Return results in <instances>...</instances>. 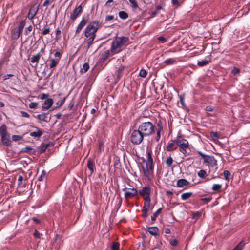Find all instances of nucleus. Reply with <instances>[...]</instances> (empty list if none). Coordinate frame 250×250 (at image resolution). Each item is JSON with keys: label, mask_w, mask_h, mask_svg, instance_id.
<instances>
[{"label": "nucleus", "mask_w": 250, "mask_h": 250, "mask_svg": "<svg viewBox=\"0 0 250 250\" xmlns=\"http://www.w3.org/2000/svg\"><path fill=\"white\" fill-rule=\"evenodd\" d=\"M96 35H93L92 36H91L89 37L88 40H87V46L89 48L93 43L95 39Z\"/></svg>", "instance_id": "cd10ccee"}, {"label": "nucleus", "mask_w": 250, "mask_h": 250, "mask_svg": "<svg viewBox=\"0 0 250 250\" xmlns=\"http://www.w3.org/2000/svg\"><path fill=\"white\" fill-rule=\"evenodd\" d=\"M45 173L44 172V171H42V174L38 177V180L39 181H42L43 179V178L45 177Z\"/></svg>", "instance_id": "bf43d9fd"}, {"label": "nucleus", "mask_w": 250, "mask_h": 250, "mask_svg": "<svg viewBox=\"0 0 250 250\" xmlns=\"http://www.w3.org/2000/svg\"><path fill=\"white\" fill-rule=\"evenodd\" d=\"M50 29L49 28H45L43 30L42 34L43 35H45L50 32Z\"/></svg>", "instance_id": "4d7b16f0"}, {"label": "nucleus", "mask_w": 250, "mask_h": 250, "mask_svg": "<svg viewBox=\"0 0 250 250\" xmlns=\"http://www.w3.org/2000/svg\"><path fill=\"white\" fill-rule=\"evenodd\" d=\"M201 216V212L196 211L192 214V219L197 220Z\"/></svg>", "instance_id": "a19ab883"}, {"label": "nucleus", "mask_w": 250, "mask_h": 250, "mask_svg": "<svg viewBox=\"0 0 250 250\" xmlns=\"http://www.w3.org/2000/svg\"><path fill=\"white\" fill-rule=\"evenodd\" d=\"M100 27V23L97 21L91 22L86 27L84 31V36L86 38L96 35V33Z\"/></svg>", "instance_id": "7ed1b4c3"}, {"label": "nucleus", "mask_w": 250, "mask_h": 250, "mask_svg": "<svg viewBox=\"0 0 250 250\" xmlns=\"http://www.w3.org/2000/svg\"><path fill=\"white\" fill-rule=\"evenodd\" d=\"M170 245L172 246H176L178 244V241L175 238H172L169 240Z\"/></svg>", "instance_id": "49530a36"}, {"label": "nucleus", "mask_w": 250, "mask_h": 250, "mask_svg": "<svg viewBox=\"0 0 250 250\" xmlns=\"http://www.w3.org/2000/svg\"><path fill=\"white\" fill-rule=\"evenodd\" d=\"M132 4V6L133 8H137L138 7V4L135 0H128Z\"/></svg>", "instance_id": "8fccbe9b"}, {"label": "nucleus", "mask_w": 250, "mask_h": 250, "mask_svg": "<svg viewBox=\"0 0 250 250\" xmlns=\"http://www.w3.org/2000/svg\"><path fill=\"white\" fill-rule=\"evenodd\" d=\"M34 128H35L37 131L31 132L30 133V136L34 138L40 137L43 134L42 131L37 127L34 126Z\"/></svg>", "instance_id": "6ab92c4d"}, {"label": "nucleus", "mask_w": 250, "mask_h": 250, "mask_svg": "<svg viewBox=\"0 0 250 250\" xmlns=\"http://www.w3.org/2000/svg\"><path fill=\"white\" fill-rule=\"evenodd\" d=\"M240 70L238 68H237L236 67H234V69L232 70V73L234 75H236L237 73L239 72Z\"/></svg>", "instance_id": "69168bd1"}, {"label": "nucleus", "mask_w": 250, "mask_h": 250, "mask_svg": "<svg viewBox=\"0 0 250 250\" xmlns=\"http://www.w3.org/2000/svg\"><path fill=\"white\" fill-rule=\"evenodd\" d=\"M41 54L39 53L35 55H33L30 58V64L33 67H36L39 62Z\"/></svg>", "instance_id": "9d476101"}, {"label": "nucleus", "mask_w": 250, "mask_h": 250, "mask_svg": "<svg viewBox=\"0 0 250 250\" xmlns=\"http://www.w3.org/2000/svg\"><path fill=\"white\" fill-rule=\"evenodd\" d=\"M147 71L143 69H142L139 72V76L142 78H145L147 75Z\"/></svg>", "instance_id": "79ce46f5"}, {"label": "nucleus", "mask_w": 250, "mask_h": 250, "mask_svg": "<svg viewBox=\"0 0 250 250\" xmlns=\"http://www.w3.org/2000/svg\"><path fill=\"white\" fill-rule=\"evenodd\" d=\"M206 110L207 111H213V108L212 106H208L206 108Z\"/></svg>", "instance_id": "774afa93"}, {"label": "nucleus", "mask_w": 250, "mask_h": 250, "mask_svg": "<svg viewBox=\"0 0 250 250\" xmlns=\"http://www.w3.org/2000/svg\"><path fill=\"white\" fill-rule=\"evenodd\" d=\"M193 193L191 192L184 193L181 195V199L182 200H186L192 196Z\"/></svg>", "instance_id": "b1692460"}, {"label": "nucleus", "mask_w": 250, "mask_h": 250, "mask_svg": "<svg viewBox=\"0 0 250 250\" xmlns=\"http://www.w3.org/2000/svg\"><path fill=\"white\" fill-rule=\"evenodd\" d=\"M50 68L52 69L55 67L59 63V59H50Z\"/></svg>", "instance_id": "bb28decb"}, {"label": "nucleus", "mask_w": 250, "mask_h": 250, "mask_svg": "<svg viewBox=\"0 0 250 250\" xmlns=\"http://www.w3.org/2000/svg\"><path fill=\"white\" fill-rule=\"evenodd\" d=\"M38 103L37 102H31L29 104V107L31 109H36L38 107Z\"/></svg>", "instance_id": "37998d69"}, {"label": "nucleus", "mask_w": 250, "mask_h": 250, "mask_svg": "<svg viewBox=\"0 0 250 250\" xmlns=\"http://www.w3.org/2000/svg\"><path fill=\"white\" fill-rule=\"evenodd\" d=\"M209 61L207 60H202L198 62L197 64L198 66L202 67L208 64Z\"/></svg>", "instance_id": "ea45409f"}, {"label": "nucleus", "mask_w": 250, "mask_h": 250, "mask_svg": "<svg viewBox=\"0 0 250 250\" xmlns=\"http://www.w3.org/2000/svg\"><path fill=\"white\" fill-rule=\"evenodd\" d=\"M49 146V145L48 144H42L40 146V153H42L45 152L46 149Z\"/></svg>", "instance_id": "2f4dec72"}, {"label": "nucleus", "mask_w": 250, "mask_h": 250, "mask_svg": "<svg viewBox=\"0 0 250 250\" xmlns=\"http://www.w3.org/2000/svg\"><path fill=\"white\" fill-rule=\"evenodd\" d=\"M147 230L148 232L153 236H156L159 231V229L157 227H148Z\"/></svg>", "instance_id": "412c9836"}, {"label": "nucleus", "mask_w": 250, "mask_h": 250, "mask_svg": "<svg viewBox=\"0 0 250 250\" xmlns=\"http://www.w3.org/2000/svg\"><path fill=\"white\" fill-rule=\"evenodd\" d=\"M22 139V137L20 135H14L12 136V139L14 141H18Z\"/></svg>", "instance_id": "c03bdc74"}, {"label": "nucleus", "mask_w": 250, "mask_h": 250, "mask_svg": "<svg viewBox=\"0 0 250 250\" xmlns=\"http://www.w3.org/2000/svg\"><path fill=\"white\" fill-rule=\"evenodd\" d=\"M128 40L129 38L127 37L122 36L116 38L112 42L110 49L111 52L113 54L120 52L121 47Z\"/></svg>", "instance_id": "f257e3e1"}, {"label": "nucleus", "mask_w": 250, "mask_h": 250, "mask_svg": "<svg viewBox=\"0 0 250 250\" xmlns=\"http://www.w3.org/2000/svg\"><path fill=\"white\" fill-rule=\"evenodd\" d=\"M138 129L144 136H149L154 132L155 126L150 122L142 123L138 127Z\"/></svg>", "instance_id": "f03ea898"}, {"label": "nucleus", "mask_w": 250, "mask_h": 250, "mask_svg": "<svg viewBox=\"0 0 250 250\" xmlns=\"http://www.w3.org/2000/svg\"><path fill=\"white\" fill-rule=\"evenodd\" d=\"M87 167L88 169L91 171V173H93L95 170V165L93 161L90 160H88Z\"/></svg>", "instance_id": "5701e85b"}, {"label": "nucleus", "mask_w": 250, "mask_h": 250, "mask_svg": "<svg viewBox=\"0 0 250 250\" xmlns=\"http://www.w3.org/2000/svg\"><path fill=\"white\" fill-rule=\"evenodd\" d=\"M39 10L38 6H32L29 10L28 14V18L30 20H32L35 15H36L38 11Z\"/></svg>", "instance_id": "f8f14e48"}, {"label": "nucleus", "mask_w": 250, "mask_h": 250, "mask_svg": "<svg viewBox=\"0 0 250 250\" xmlns=\"http://www.w3.org/2000/svg\"><path fill=\"white\" fill-rule=\"evenodd\" d=\"M65 101V98H64L63 99L58 101L56 104L57 107H60L62 106L64 104Z\"/></svg>", "instance_id": "de8ad7c7"}, {"label": "nucleus", "mask_w": 250, "mask_h": 250, "mask_svg": "<svg viewBox=\"0 0 250 250\" xmlns=\"http://www.w3.org/2000/svg\"><path fill=\"white\" fill-rule=\"evenodd\" d=\"M144 136L138 129V130H133L130 135V141L135 145H139L141 143L143 140Z\"/></svg>", "instance_id": "6e6552de"}, {"label": "nucleus", "mask_w": 250, "mask_h": 250, "mask_svg": "<svg viewBox=\"0 0 250 250\" xmlns=\"http://www.w3.org/2000/svg\"><path fill=\"white\" fill-rule=\"evenodd\" d=\"M48 97V95L46 94L43 93L41 95V99L44 100V99H47Z\"/></svg>", "instance_id": "0e129e2a"}, {"label": "nucleus", "mask_w": 250, "mask_h": 250, "mask_svg": "<svg viewBox=\"0 0 250 250\" xmlns=\"http://www.w3.org/2000/svg\"><path fill=\"white\" fill-rule=\"evenodd\" d=\"M175 142L173 140L169 141L167 145L166 149L168 151H173L177 148V146L175 145Z\"/></svg>", "instance_id": "4468645a"}, {"label": "nucleus", "mask_w": 250, "mask_h": 250, "mask_svg": "<svg viewBox=\"0 0 250 250\" xmlns=\"http://www.w3.org/2000/svg\"><path fill=\"white\" fill-rule=\"evenodd\" d=\"M21 32L18 29L14 28L12 31L11 34L12 39L15 40L17 39L19 37Z\"/></svg>", "instance_id": "4be33fe9"}, {"label": "nucleus", "mask_w": 250, "mask_h": 250, "mask_svg": "<svg viewBox=\"0 0 250 250\" xmlns=\"http://www.w3.org/2000/svg\"><path fill=\"white\" fill-rule=\"evenodd\" d=\"M37 118L38 120H40V121H45V118H46V116L45 115V114H39L37 115Z\"/></svg>", "instance_id": "09e8293b"}, {"label": "nucleus", "mask_w": 250, "mask_h": 250, "mask_svg": "<svg viewBox=\"0 0 250 250\" xmlns=\"http://www.w3.org/2000/svg\"><path fill=\"white\" fill-rule=\"evenodd\" d=\"M82 12V7L80 5L76 7L73 11L72 13L70 16V18L73 20H75L77 17Z\"/></svg>", "instance_id": "9b49d317"}, {"label": "nucleus", "mask_w": 250, "mask_h": 250, "mask_svg": "<svg viewBox=\"0 0 250 250\" xmlns=\"http://www.w3.org/2000/svg\"><path fill=\"white\" fill-rule=\"evenodd\" d=\"M210 136L214 140L217 139L218 138V134L217 132H212L210 133Z\"/></svg>", "instance_id": "864d4df0"}, {"label": "nucleus", "mask_w": 250, "mask_h": 250, "mask_svg": "<svg viewBox=\"0 0 250 250\" xmlns=\"http://www.w3.org/2000/svg\"><path fill=\"white\" fill-rule=\"evenodd\" d=\"M89 68V64L87 62L84 63L83 65V68L81 69V72L82 73H85L88 71Z\"/></svg>", "instance_id": "72a5a7b5"}, {"label": "nucleus", "mask_w": 250, "mask_h": 250, "mask_svg": "<svg viewBox=\"0 0 250 250\" xmlns=\"http://www.w3.org/2000/svg\"><path fill=\"white\" fill-rule=\"evenodd\" d=\"M26 22L25 20L21 21L18 26V29L21 31V32L23 31V29L25 25Z\"/></svg>", "instance_id": "f704fd0d"}, {"label": "nucleus", "mask_w": 250, "mask_h": 250, "mask_svg": "<svg viewBox=\"0 0 250 250\" xmlns=\"http://www.w3.org/2000/svg\"><path fill=\"white\" fill-rule=\"evenodd\" d=\"M34 236L36 238H39L40 237V236H41V234L37 230H35V231L34 233Z\"/></svg>", "instance_id": "680f3d73"}, {"label": "nucleus", "mask_w": 250, "mask_h": 250, "mask_svg": "<svg viewBox=\"0 0 250 250\" xmlns=\"http://www.w3.org/2000/svg\"><path fill=\"white\" fill-rule=\"evenodd\" d=\"M119 248V244L118 242H114L112 247L111 250H118Z\"/></svg>", "instance_id": "a18cd8bd"}, {"label": "nucleus", "mask_w": 250, "mask_h": 250, "mask_svg": "<svg viewBox=\"0 0 250 250\" xmlns=\"http://www.w3.org/2000/svg\"><path fill=\"white\" fill-rule=\"evenodd\" d=\"M23 180V178L22 176H21V175L19 176L18 179V186H20V185H21Z\"/></svg>", "instance_id": "603ef678"}, {"label": "nucleus", "mask_w": 250, "mask_h": 250, "mask_svg": "<svg viewBox=\"0 0 250 250\" xmlns=\"http://www.w3.org/2000/svg\"><path fill=\"white\" fill-rule=\"evenodd\" d=\"M189 182L185 179H179L176 183V186L178 188H183L184 186H188Z\"/></svg>", "instance_id": "2eb2a0df"}, {"label": "nucleus", "mask_w": 250, "mask_h": 250, "mask_svg": "<svg viewBox=\"0 0 250 250\" xmlns=\"http://www.w3.org/2000/svg\"><path fill=\"white\" fill-rule=\"evenodd\" d=\"M0 134L1 136H4L8 134L6 125H3L0 127Z\"/></svg>", "instance_id": "393cba45"}, {"label": "nucleus", "mask_w": 250, "mask_h": 250, "mask_svg": "<svg viewBox=\"0 0 250 250\" xmlns=\"http://www.w3.org/2000/svg\"><path fill=\"white\" fill-rule=\"evenodd\" d=\"M53 104V100L51 98H47L46 99L42 105V109L43 110H48Z\"/></svg>", "instance_id": "ddd939ff"}, {"label": "nucleus", "mask_w": 250, "mask_h": 250, "mask_svg": "<svg viewBox=\"0 0 250 250\" xmlns=\"http://www.w3.org/2000/svg\"><path fill=\"white\" fill-rule=\"evenodd\" d=\"M164 62L166 64L169 65L175 63L176 62V61L175 59L169 58L165 60Z\"/></svg>", "instance_id": "c85d7f7f"}, {"label": "nucleus", "mask_w": 250, "mask_h": 250, "mask_svg": "<svg viewBox=\"0 0 250 250\" xmlns=\"http://www.w3.org/2000/svg\"><path fill=\"white\" fill-rule=\"evenodd\" d=\"M138 191L134 188H128V190L125 193V197L126 199L132 198L137 195Z\"/></svg>", "instance_id": "1a4fd4ad"}, {"label": "nucleus", "mask_w": 250, "mask_h": 250, "mask_svg": "<svg viewBox=\"0 0 250 250\" xmlns=\"http://www.w3.org/2000/svg\"><path fill=\"white\" fill-rule=\"evenodd\" d=\"M197 153L202 157L204 164L210 167H215V169H217V162L213 156L205 155L201 151H198Z\"/></svg>", "instance_id": "20e7f679"}, {"label": "nucleus", "mask_w": 250, "mask_h": 250, "mask_svg": "<svg viewBox=\"0 0 250 250\" xmlns=\"http://www.w3.org/2000/svg\"><path fill=\"white\" fill-rule=\"evenodd\" d=\"M161 210H162V208H160L155 212H154L153 213V214L151 216V220L153 221H155L156 220V219L158 215L160 213Z\"/></svg>", "instance_id": "c9c22d12"}, {"label": "nucleus", "mask_w": 250, "mask_h": 250, "mask_svg": "<svg viewBox=\"0 0 250 250\" xmlns=\"http://www.w3.org/2000/svg\"><path fill=\"white\" fill-rule=\"evenodd\" d=\"M114 19V17L113 15H107L105 17L106 21H110L113 20Z\"/></svg>", "instance_id": "6e6d98bb"}, {"label": "nucleus", "mask_w": 250, "mask_h": 250, "mask_svg": "<svg viewBox=\"0 0 250 250\" xmlns=\"http://www.w3.org/2000/svg\"><path fill=\"white\" fill-rule=\"evenodd\" d=\"M119 16L122 19H126L128 18V14L125 11H120L119 12Z\"/></svg>", "instance_id": "473e14b6"}, {"label": "nucleus", "mask_w": 250, "mask_h": 250, "mask_svg": "<svg viewBox=\"0 0 250 250\" xmlns=\"http://www.w3.org/2000/svg\"><path fill=\"white\" fill-rule=\"evenodd\" d=\"M122 73V70L119 69L117 72H116V75H117V80H118L120 79V75Z\"/></svg>", "instance_id": "052dcab7"}, {"label": "nucleus", "mask_w": 250, "mask_h": 250, "mask_svg": "<svg viewBox=\"0 0 250 250\" xmlns=\"http://www.w3.org/2000/svg\"><path fill=\"white\" fill-rule=\"evenodd\" d=\"M197 175L200 178L202 179H205L208 176L206 171L204 169L199 170L197 172Z\"/></svg>", "instance_id": "a878e982"}, {"label": "nucleus", "mask_w": 250, "mask_h": 250, "mask_svg": "<svg viewBox=\"0 0 250 250\" xmlns=\"http://www.w3.org/2000/svg\"><path fill=\"white\" fill-rule=\"evenodd\" d=\"M1 141L3 144L6 146H10L11 145V142L10 140V136L8 134L1 136Z\"/></svg>", "instance_id": "a211bd4d"}, {"label": "nucleus", "mask_w": 250, "mask_h": 250, "mask_svg": "<svg viewBox=\"0 0 250 250\" xmlns=\"http://www.w3.org/2000/svg\"><path fill=\"white\" fill-rule=\"evenodd\" d=\"M223 174H224L225 179L226 180L229 181V180L230 178V176H231L230 172L228 170H225L223 172Z\"/></svg>", "instance_id": "58836bf2"}, {"label": "nucleus", "mask_w": 250, "mask_h": 250, "mask_svg": "<svg viewBox=\"0 0 250 250\" xmlns=\"http://www.w3.org/2000/svg\"><path fill=\"white\" fill-rule=\"evenodd\" d=\"M162 131L163 130H162V128L161 127H160L159 129H157L156 134V135L154 137V139L156 141H159V140L160 139V137H161V133L162 132Z\"/></svg>", "instance_id": "7c9ffc66"}, {"label": "nucleus", "mask_w": 250, "mask_h": 250, "mask_svg": "<svg viewBox=\"0 0 250 250\" xmlns=\"http://www.w3.org/2000/svg\"><path fill=\"white\" fill-rule=\"evenodd\" d=\"M13 76V75L11 74L5 75L3 76V80L5 81Z\"/></svg>", "instance_id": "338daca9"}, {"label": "nucleus", "mask_w": 250, "mask_h": 250, "mask_svg": "<svg viewBox=\"0 0 250 250\" xmlns=\"http://www.w3.org/2000/svg\"><path fill=\"white\" fill-rule=\"evenodd\" d=\"M142 169L144 175L150 180L152 177L154 166L153 164L146 162V160L143 161Z\"/></svg>", "instance_id": "0eeeda50"}, {"label": "nucleus", "mask_w": 250, "mask_h": 250, "mask_svg": "<svg viewBox=\"0 0 250 250\" xmlns=\"http://www.w3.org/2000/svg\"><path fill=\"white\" fill-rule=\"evenodd\" d=\"M151 154H152L151 152H147L146 156H147V160L146 161V162L149 163L151 164H153V159L151 156Z\"/></svg>", "instance_id": "e433bc0d"}, {"label": "nucleus", "mask_w": 250, "mask_h": 250, "mask_svg": "<svg viewBox=\"0 0 250 250\" xmlns=\"http://www.w3.org/2000/svg\"><path fill=\"white\" fill-rule=\"evenodd\" d=\"M150 203H144L142 209V216L144 218L148 216V211L150 208Z\"/></svg>", "instance_id": "f3484780"}, {"label": "nucleus", "mask_w": 250, "mask_h": 250, "mask_svg": "<svg viewBox=\"0 0 250 250\" xmlns=\"http://www.w3.org/2000/svg\"><path fill=\"white\" fill-rule=\"evenodd\" d=\"M54 56L56 58H57L56 59H59V61H60V59L61 57V54L60 52L57 51L54 54Z\"/></svg>", "instance_id": "13d9d810"}, {"label": "nucleus", "mask_w": 250, "mask_h": 250, "mask_svg": "<svg viewBox=\"0 0 250 250\" xmlns=\"http://www.w3.org/2000/svg\"><path fill=\"white\" fill-rule=\"evenodd\" d=\"M175 143L179 147V150L183 154L187 153L186 149L189 148V143L187 140L184 139L181 136H177L175 140Z\"/></svg>", "instance_id": "39448f33"}, {"label": "nucleus", "mask_w": 250, "mask_h": 250, "mask_svg": "<svg viewBox=\"0 0 250 250\" xmlns=\"http://www.w3.org/2000/svg\"><path fill=\"white\" fill-rule=\"evenodd\" d=\"M110 50H106L101 54L99 58V62H102L107 59L110 55Z\"/></svg>", "instance_id": "aec40b11"}, {"label": "nucleus", "mask_w": 250, "mask_h": 250, "mask_svg": "<svg viewBox=\"0 0 250 250\" xmlns=\"http://www.w3.org/2000/svg\"><path fill=\"white\" fill-rule=\"evenodd\" d=\"M159 41H161L162 43H164L166 42V39L163 37H159L158 38Z\"/></svg>", "instance_id": "e2e57ef3"}, {"label": "nucleus", "mask_w": 250, "mask_h": 250, "mask_svg": "<svg viewBox=\"0 0 250 250\" xmlns=\"http://www.w3.org/2000/svg\"><path fill=\"white\" fill-rule=\"evenodd\" d=\"M173 160L171 156L168 157L166 160V164L167 166L170 167L172 163H173Z\"/></svg>", "instance_id": "4c0bfd02"}, {"label": "nucleus", "mask_w": 250, "mask_h": 250, "mask_svg": "<svg viewBox=\"0 0 250 250\" xmlns=\"http://www.w3.org/2000/svg\"><path fill=\"white\" fill-rule=\"evenodd\" d=\"M20 113L21 114V115L22 117H26V118L30 117V115L28 113L26 112L25 111H21Z\"/></svg>", "instance_id": "5fc2aeb1"}, {"label": "nucleus", "mask_w": 250, "mask_h": 250, "mask_svg": "<svg viewBox=\"0 0 250 250\" xmlns=\"http://www.w3.org/2000/svg\"><path fill=\"white\" fill-rule=\"evenodd\" d=\"M222 188L221 184H215L212 186V189L215 192H219L220 191Z\"/></svg>", "instance_id": "c756f323"}, {"label": "nucleus", "mask_w": 250, "mask_h": 250, "mask_svg": "<svg viewBox=\"0 0 250 250\" xmlns=\"http://www.w3.org/2000/svg\"><path fill=\"white\" fill-rule=\"evenodd\" d=\"M87 21L88 20L86 19H83L81 21L80 23L78 24L77 29L76 30V35L79 34L81 32L82 28L86 25Z\"/></svg>", "instance_id": "dca6fc26"}, {"label": "nucleus", "mask_w": 250, "mask_h": 250, "mask_svg": "<svg viewBox=\"0 0 250 250\" xmlns=\"http://www.w3.org/2000/svg\"><path fill=\"white\" fill-rule=\"evenodd\" d=\"M151 189L148 186H145L142 188L138 192L139 195L144 198V203H150V195L151 193Z\"/></svg>", "instance_id": "423d86ee"}, {"label": "nucleus", "mask_w": 250, "mask_h": 250, "mask_svg": "<svg viewBox=\"0 0 250 250\" xmlns=\"http://www.w3.org/2000/svg\"><path fill=\"white\" fill-rule=\"evenodd\" d=\"M33 30L32 25H29L27 28L25 29V33L26 35H28L29 32H31Z\"/></svg>", "instance_id": "3c124183"}]
</instances>
